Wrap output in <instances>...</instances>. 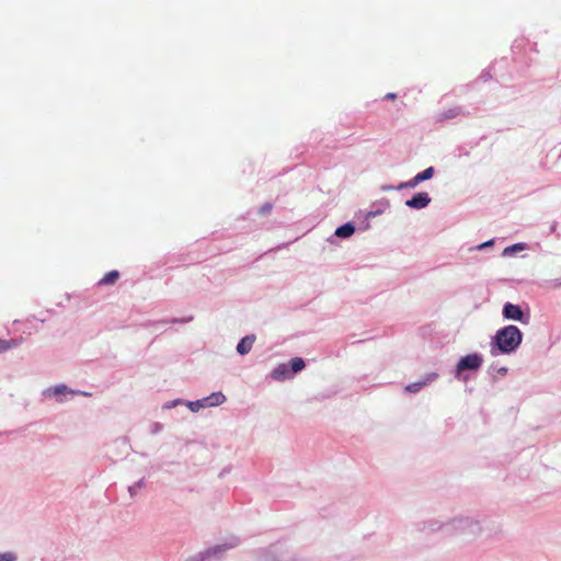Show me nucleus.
<instances>
[{
  "label": "nucleus",
  "mask_w": 561,
  "mask_h": 561,
  "mask_svg": "<svg viewBox=\"0 0 561 561\" xmlns=\"http://www.w3.org/2000/svg\"><path fill=\"white\" fill-rule=\"evenodd\" d=\"M193 320L192 316L184 317V318H172L170 320H160L157 321V324H167V323H188Z\"/></svg>",
  "instance_id": "obj_22"
},
{
  "label": "nucleus",
  "mask_w": 561,
  "mask_h": 561,
  "mask_svg": "<svg viewBox=\"0 0 561 561\" xmlns=\"http://www.w3.org/2000/svg\"><path fill=\"white\" fill-rule=\"evenodd\" d=\"M490 77H491V75L489 72H482L480 76V78L484 81H486Z\"/></svg>",
  "instance_id": "obj_37"
},
{
  "label": "nucleus",
  "mask_w": 561,
  "mask_h": 561,
  "mask_svg": "<svg viewBox=\"0 0 561 561\" xmlns=\"http://www.w3.org/2000/svg\"><path fill=\"white\" fill-rule=\"evenodd\" d=\"M408 182V185H409V188H414L416 187L421 182L417 180V176L414 175L411 180L407 181Z\"/></svg>",
  "instance_id": "obj_31"
},
{
  "label": "nucleus",
  "mask_w": 561,
  "mask_h": 561,
  "mask_svg": "<svg viewBox=\"0 0 561 561\" xmlns=\"http://www.w3.org/2000/svg\"><path fill=\"white\" fill-rule=\"evenodd\" d=\"M481 533L480 520L471 516H457L446 522L445 535L447 536L467 535L474 539Z\"/></svg>",
  "instance_id": "obj_2"
},
{
  "label": "nucleus",
  "mask_w": 561,
  "mask_h": 561,
  "mask_svg": "<svg viewBox=\"0 0 561 561\" xmlns=\"http://www.w3.org/2000/svg\"><path fill=\"white\" fill-rule=\"evenodd\" d=\"M507 371H508L507 367H504V366L496 369V373L501 376H505L507 374Z\"/></svg>",
  "instance_id": "obj_34"
},
{
  "label": "nucleus",
  "mask_w": 561,
  "mask_h": 561,
  "mask_svg": "<svg viewBox=\"0 0 561 561\" xmlns=\"http://www.w3.org/2000/svg\"><path fill=\"white\" fill-rule=\"evenodd\" d=\"M119 278L118 271H110L106 273L103 278L100 279L99 285H112Z\"/></svg>",
  "instance_id": "obj_18"
},
{
  "label": "nucleus",
  "mask_w": 561,
  "mask_h": 561,
  "mask_svg": "<svg viewBox=\"0 0 561 561\" xmlns=\"http://www.w3.org/2000/svg\"><path fill=\"white\" fill-rule=\"evenodd\" d=\"M390 207V203L388 199L383 198L377 203H374L371 206H370V209L367 211V215L366 217L367 218H374V217H377L381 214H383V211Z\"/></svg>",
  "instance_id": "obj_11"
},
{
  "label": "nucleus",
  "mask_w": 561,
  "mask_h": 561,
  "mask_svg": "<svg viewBox=\"0 0 561 561\" xmlns=\"http://www.w3.org/2000/svg\"><path fill=\"white\" fill-rule=\"evenodd\" d=\"M271 377L277 381H285L291 379L294 375L289 370V365L287 363H282L272 369Z\"/></svg>",
  "instance_id": "obj_9"
},
{
  "label": "nucleus",
  "mask_w": 561,
  "mask_h": 561,
  "mask_svg": "<svg viewBox=\"0 0 561 561\" xmlns=\"http://www.w3.org/2000/svg\"><path fill=\"white\" fill-rule=\"evenodd\" d=\"M161 430H162V424H161V423L156 422V423H153V424H152L151 433H152V434H157V433H159Z\"/></svg>",
  "instance_id": "obj_32"
},
{
  "label": "nucleus",
  "mask_w": 561,
  "mask_h": 561,
  "mask_svg": "<svg viewBox=\"0 0 561 561\" xmlns=\"http://www.w3.org/2000/svg\"><path fill=\"white\" fill-rule=\"evenodd\" d=\"M356 227L354 222L347 221L335 229L334 236L341 239H347L355 232Z\"/></svg>",
  "instance_id": "obj_12"
},
{
  "label": "nucleus",
  "mask_w": 561,
  "mask_h": 561,
  "mask_svg": "<svg viewBox=\"0 0 561 561\" xmlns=\"http://www.w3.org/2000/svg\"><path fill=\"white\" fill-rule=\"evenodd\" d=\"M543 286L546 288H559V287H561V279L560 278L548 279L545 282Z\"/></svg>",
  "instance_id": "obj_27"
},
{
  "label": "nucleus",
  "mask_w": 561,
  "mask_h": 561,
  "mask_svg": "<svg viewBox=\"0 0 561 561\" xmlns=\"http://www.w3.org/2000/svg\"><path fill=\"white\" fill-rule=\"evenodd\" d=\"M204 399L207 408L219 407L227 400L226 396L221 391L213 392L209 396L205 397Z\"/></svg>",
  "instance_id": "obj_13"
},
{
  "label": "nucleus",
  "mask_w": 561,
  "mask_h": 561,
  "mask_svg": "<svg viewBox=\"0 0 561 561\" xmlns=\"http://www.w3.org/2000/svg\"><path fill=\"white\" fill-rule=\"evenodd\" d=\"M272 209H273V204L271 202H266L260 207L259 214L262 216H266L271 213Z\"/></svg>",
  "instance_id": "obj_26"
},
{
  "label": "nucleus",
  "mask_w": 561,
  "mask_h": 561,
  "mask_svg": "<svg viewBox=\"0 0 561 561\" xmlns=\"http://www.w3.org/2000/svg\"><path fill=\"white\" fill-rule=\"evenodd\" d=\"M16 557L13 552L0 553V561H15Z\"/></svg>",
  "instance_id": "obj_29"
},
{
  "label": "nucleus",
  "mask_w": 561,
  "mask_h": 561,
  "mask_svg": "<svg viewBox=\"0 0 561 561\" xmlns=\"http://www.w3.org/2000/svg\"><path fill=\"white\" fill-rule=\"evenodd\" d=\"M381 190L382 191H393V190H396V186H393V185H383V186H381Z\"/></svg>",
  "instance_id": "obj_36"
},
{
  "label": "nucleus",
  "mask_w": 561,
  "mask_h": 561,
  "mask_svg": "<svg viewBox=\"0 0 561 561\" xmlns=\"http://www.w3.org/2000/svg\"><path fill=\"white\" fill-rule=\"evenodd\" d=\"M445 527H446V523H440L439 520H436V519H430V520L423 523V527L421 530L426 531V533H433V531L440 530L443 534H445Z\"/></svg>",
  "instance_id": "obj_14"
},
{
  "label": "nucleus",
  "mask_w": 561,
  "mask_h": 561,
  "mask_svg": "<svg viewBox=\"0 0 561 561\" xmlns=\"http://www.w3.org/2000/svg\"><path fill=\"white\" fill-rule=\"evenodd\" d=\"M146 485V480L145 478H141L140 480H138L137 482H135L134 484L129 485L128 486V493L130 495V497H135L137 495V491L138 489H141Z\"/></svg>",
  "instance_id": "obj_21"
},
{
  "label": "nucleus",
  "mask_w": 561,
  "mask_h": 561,
  "mask_svg": "<svg viewBox=\"0 0 561 561\" xmlns=\"http://www.w3.org/2000/svg\"><path fill=\"white\" fill-rule=\"evenodd\" d=\"M396 98H397V94H396V93H392V92L387 93V94L385 95V99H386V100H394Z\"/></svg>",
  "instance_id": "obj_35"
},
{
  "label": "nucleus",
  "mask_w": 561,
  "mask_h": 561,
  "mask_svg": "<svg viewBox=\"0 0 561 561\" xmlns=\"http://www.w3.org/2000/svg\"><path fill=\"white\" fill-rule=\"evenodd\" d=\"M256 336L254 334H249L242 337L237 345V352L240 355H247L251 351Z\"/></svg>",
  "instance_id": "obj_10"
},
{
  "label": "nucleus",
  "mask_w": 561,
  "mask_h": 561,
  "mask_svg": "<svg viewBox=\"0 0 561 561\" xmlns=\"http://www.w3.org/2000/svg\"><path fill=\"white\" fill-rule=\"evenodd\" d=\"M179 404H186V401L183 400V399H175V400H172V401H169L164 404V409H171V408H174Z\"/></svg>",
  "instance_id": "obj_28"
},
{
  "label": "nucleus",
  "mask_w": 561,
  "mask_h": 561,
  "mask_svg": "<svg viewBox=\"0 0 561 561\" xmlns=\"http://www.w3.org/2000/svg\"><path fill=\"white\" fill-rule=\"evenodd\" d=\"M287 364L289 365V370L294 376L301 371L306 366L305 359L301 357H294Z\"/></svg>",
  "instance_id": "obj_15"
},
{
  "label": "nucleus",
  "mask_w": 561,
  "mask_h": 561,
  "mask_svg": "<svg viewBox=\"0 0 561 561\" xmlns=\"http://www.w3.org/2000/svg\"><path fill=\"white\" fill-rule=\"evenodd\" d=\"M76 391L68 388L66 385L60 383L54 387H49L43 391V396L46 398H57L58 402H62V399L59 397L66 396V394H75Z\"/></svg>",
  "instance_id": "obj_8"
},
{
  "label": "nucleus",
  "mask_w": 561,
  "mask_h": 561,
  "mask_svg": "<svg viewBox=\"0 0 561 561\" xmlns=\"http://www.w3.org/2000/svg\"><path fill=\"white\" fill-rule=\"evenodd\" d=\"M423 387H425L424 382L422 380L409 383L405 387V391L410 393H416L419 392Z\"/></svg>",
  "instance_id": "obj_23"
},
{
  "label": "nucleus",
  "mask_w": 561,
  "mask_h": 561,
  "mask_svg": "<svg viewBox=\"0 0 561 561\" xmlns=\"http://www.w3.org/2000/svg\"><path fill=\"white\" fill-rule=\"evenodd\" d=\"M186 405L194 413L198 412L203 408H207L204 398L195 400V401H186Z\"/></svg>",
  "instance_id": "obj_20"
},
{
  "label": "nucleus",
  "mask_w": 561,
  "mask_h": 561,
  "mask_svg": "<svg viewBox=\"0 0 561 561\" xmlns=\"http://www.w3.org/2000/svg\"><path fill=\"white\" fill-rule=\"evenodd\" d=\"M495 369V366L494 365H491L490 366V370H494Z\"/></svg>",
  "instance_id": "obj_38"
},
{
  "label": "nucleus",
  "mask_w": 561,
  "mask_h": 561,
  "mask_svg": "<svg viewBox=\"0 0 561 561\" xmlns=\"http://www.w3.org/2000/svg\"><path fill=\"white\" fill-rule=\"evenodd\" d=\"M239 543L240 540L238 538H233L228 543L216 545L196 553L191 557L190 561H221L226 551L237 547Z\"/></svg>",
  "instance_id": "obj_4"
},
{
  "label": "nucleus",
  "mask_w": 561,
  "mask_h": 561,
  "mask_svg": "<svg viewBox=\"0 0 561 561\" xmlns=\"http://www.w3.org/2000/svg\"><path fill=\"white\" fill-rule=\"evenodd\" d=\"M432 202V198L430 197L428 193L426 192H419L415 193L410 199H407L404 205L411 209H424L426 208Z\"/></svg>",
  "instance_id": "obj_7"
},
{
  "label": "nucleus",
  "mask_w": 561,
  "mask_h": 561,
  "mask_svg": "<svg viewBox=\"0 0 561 561\" xmlns=\"http://www.w3.org/2000/svg\"><path fill=\"white\" fill-rule=\"evenodd\" d=\"M405 188H409L408 182H401L400 184H398L396 186V191H402V190H405Z\"/></svg>",
  "instance_id": "obj_33"
},
{
  "label": "nucleus",
  "mask_w": 561,
  "mask_h": 561,
  "mask_svg": "<svg viewBox=\"0 0 561 561\" xmlns=\"http://www.w3.org/2000/svg\"><path fill=\"white\" fill-rule=\"evenodd\" d=\"M493 244H494V239H490V240H488L485 242H482V243L478 244L476 247V249L481 251V250H484L486 248L492 247Z\"/></svg>",
  "instance_id": "obj_30"
},
{
  "label": "nucleus",
  "mask_w": 561,
  "mask_h": 561,
  "mask_svg": "<svg viewBox=\"0 0 561 561\" xmlns=\"http://www.w3.org/2000/svg\"><path fill=\"white\" fill-rule=\"evenodd\" d=\"M502 316L506 320L517 321L523 324H528L530 321L529 311H524L519 305L513 302H505L502 309Z\"/></svg>",
  "instance_id": "obj_5"
},
{
  "label": "nucleus",
  "mask_w": 561,
  "mask_h": 561,
  "mask_svg": "<svg viewBox=\"0 0 561 561\" xmlns=\"http://www.w3.org/2000/svg\"><path fill=\"white\" fill-rule=\"evenodd\" d=\"M461 112H462V110L460 106H455V107L448 108L439 114V116L437 117V122H443L446 119L454 118V117L460 115Z\"/></svg>",
  "instance_id": "obj_16"
},
{
  "label": "nucleus",
  "mask_w": 561,
  "mask_h": 561,
  "mask_svg": "<svg viewBox=\"0 0 561 561\" xmlns=\"http://www.w3.org/2000/svg\"><path fill=\"white\" fill-rule=\"evenodd\" d=\"M256 561H295V559L287 558L285 550L280 545H272L266 549L261 550Z\"/></svg>",
  "instance_id": "obj_6"
},
{
  "label": "nucleus",
  "mask_w": 561,
  "mask_h": 561,
  "mask_svg": "<svg viewBox=\"0 0 561 561\" xmlns=\"http://www.w3.org/2000/svg\"><path fill=\"white\" fill-rule=\"evenodd\" d=\"M434 174H435V168L428 167L415 175L417 176V180L422 183V182L431 180L434 176Z\"/></svg>",
  "instance_id": "obj_19"
},
{
  "label": "nucleus",
  "mask_w": 561,
  "mask_h": 561,
  "mask_svg": "<svg viewBox=\"0 0 561 561\" xmlns=\"http://www.w3.org/2000/svg\"><path fill=\"white\" fill-rule=\"evenodd\" d=\"M524 334L514 324L499 329L490 341V354L492 356L514 354L523 342Z\"/></svg>",
  "instance_id": "obj_1"
},
{
  "label": "nucleus",
  "mask_w": 561,
  "mask_h": 561,
  "mask_svg": "<svg viewBox=\"0 0 561 561\" xmlns=\"http://www.w3.org/2000/svg\"><path fill=\"white\" fill-rule=\"evenodd\" d=\"M437 378H438V374L436 371H431L424 376L422 381L424 382L425 386H427V385L432 383L433 381H435Z\"/></svg>",
  "instance_id": "obj_25"
},
{
  "label": "nucleus",
  "mask_w": 561,
  "mask_h": 561,
  "mask_svg": "<svg viewBox=\"0 0 561 561\" xmlns=\"http://www.w3.org/2000/svg\"><path fill=\"white\" fill-rule=\"evenodd\" d=\"M483 365V355L474 352L467 354L459 358L453 375L457 380L467 381L469 379L468 373H477Z\"/></svg>",
  "instance_id": "obj_3"
},
{
  "label": "nucleus",
  "mask_w": 561,
  "mask_h": 561,
  "mask_svg": "<svg viewBox=\"0 0 561 561\" xmlns=\"http://www.w3.org/2000/svg\"><path fill=\"white\" fill-rule=\"evenodd\" d=\"M18 344L19 342L16 340L7 341L0 339V353H3L10 350L11 347L18 346Z\"/></svg>",
  "instance_id": "obj_24"
},
{
  "label": "nucleus",
  "mask_w": 561,
  "mask_h": 561,
  "mask_svg": "<svg viewBox=\"0 0 561 561\" xmlns=\"http://www.w3.org/2000/svg\"><path fill=\"white\" fill-rule=\"evenodd\" d=\"M525 249H527V244L524 242H518V243L512 244L510 247H506L503 250L502 255L503 256H512V255L516 254L517 252L523 251Z\"/></svg>",
  "instance_id": "obj_17"
}]
</instances>
